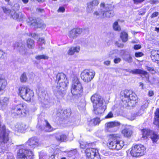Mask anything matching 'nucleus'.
<instances>
[{"instance_id":"nucleus-45","label":"nucleus","mask_w":159,"mask_h":159,"mask_svg":"<svg viewBox=\"0 0 159 159\" xmlns=\"http://www.w3.org/2000/svg\"><path fill=\"white\" fill-rule=\"evenodd\" d=\"M6 56L5 53L0 49V60L3 59Z\"/></svg>"},{"instance_id":"nucleus-5","label":"nucleus","mask_w":159,"mask_h":159,"mask_svg":"<svg viewBox=\"0 0 159 159\" xmlns=\"http://www.w3.org/2000/svg\"><path fill=\"white\" fill-rule=\"evenodd\" d=\"M83 92V87L81 83L77 77L73 78L71 88V92L72 94L80 97Z\"/></svg>"},{"instance_id":"nucleus-30","label":"nucleus","mask_w":159,"mask_h":159,"mask_svg":"<svg viewBox=\"0 0 159 159\" xmlns=\"http://www.w3.org/2000/svg\"><path fill=\"white\" fill-rule=\"evenodd\" d=\"M120 37L123 42H125L128 40V34L125 32L121 33Z\"/></svg>"},{"instance_id":"nucleus-28","label":"nucleus","mask_w":159,"mask_h":159,"mask_svg":"<svg viewBox=\"0 0 159 159\" xmlns=\"http://www.w3.org/2000/svg\"><path fill=\"white\" fill-rule=\"evenodd\" d=\"M116 143V146H115L116 148L115 149L116 150H118L121 149L124 145V142L123 141H118L117 139Z\"/></svg>"},{"instance_id":"nucleus-62","label":"nucleus","mask_w":159,"mask_h":159,"mask_svg":"<svg viewBox=\"0 0 159 159\" xmlns=\"http://www.w3.org/2000/svg\"><path fill=\"white\" fill-rule=\"evenodd\" d=\"M110 63V61H107L104 62V64L106 65H109Z\"/></svg>"},{"instance_id":"nucleus-27","label":"nucleus","mask_w":159,"mask_h":159,"mask_svg":"<svg viewBox=\"0 0 159 159\" xmlns=\"http://www.w3.org/2000/svg\"><path fill=\"white\" fill-rule=\"evenodd\" d=\"M7 85L6 80L4 79L0 78V93L4 90Z\"/></svg>"},{"instance_id":"nucleus-52","label":"nucleus","mask_w":159,"mask_h":159,"mask_svg":"<svg viewBox=\"0 0 159 159\" xmlns=\"http://www.w3.org/2000/svg\"><path fill=\"white\" fill-rule=\"evenodd\" d=\"M121 61V59L119 57H117L115 58L114 59V62L115 63H118L120 62Z\"/></svg>"},{"instance_id":"nucleus-33","label":"nucleus","mask_w":159,"mask_h":159,"mask_svg":"<svg viewBox=\"0 0 159 159\" xmlns=\"http://www.w3.org/2000/svg\"><path fill=\"white\" fill-rule=\"evenodd\" d=\"M27 80V77L25 73H23L20 77V81L22 83L26 82Z\"/></svg>"},{"instance_id":"nucleus-15","label":"nucleus","mask_w":159,"mask_h":159,"mask_svg":"<svg viewBox=\"0 0 159 159\" xmlns=\"http://www.w3.org/2000/svg\"><path fill=\"white\" fill-rule=\"evenodd\" d=\"M99 3L98 1L93 0L87 4L86 11L88 13H91L93 11V7L97 6Z\"/></svg>"},{"instance_id":"nucleus-40","label":"nucleus","mask_w":159,"mask_h":159,"mask_svg":"<svg viewBox=\"0 0 159 159\" xmlns=\"http://www.w3.org/2000/svg\"><path fill=\"white\" fill-rule=\"evenodd\" d=\"M159 55L158 53L156 55H153L152 54L151 58L153 61L155 62L158 61V57Z\"/></svg>"},{"instance_id":"nucleus-57","label":"nucleus","mask_w":159,"mask_h":159,"mask_svg":"<svg viewBox=\"0 0 159 159\" xmlns=\"http://www.w3.org/2000/svg\"><path fill=\"white\" fill-rule=\"evenodd\" d=\"M101 152L104 155L106 156H107L109 155L108 152H107L105 150H103L101 151Z\"/></svg>"},{"instance_id":"nucleus-19","label":"nucleus","mask_w":159,"mask_h":159,"mask_svg":"<svg viewBox=\"0 0 159 159\" xmlns=\"http://www.w3.org/2000/svg\"><path fill=\"white\" fill-rule=\"evenodd\" d=\"M10 15L11 17L18 21L22 20L23 17V15L21 12H19L17 13L15 11H11Z\"/></svg>"},{"instance_id":"nucleus-42","label":"nucleus","mask_w":159,"mask_h":159,"mask_svg":"<svg viewBox=\"0 0 159 159\" xmlns=\"http://www.w3.org/2000/svg\"><path fill=\"white\" fill-rule=\"evenodd\" d=\"M2 9L4 12L7 14H8L10 15L11 11L9 9L5 7H2Z\"/></svg>"},{"instance_id":"nucleus-7","label":"nucleus","mask_w":159,"mask_h":159,"mask_svg":"<svg viewBox=\"0 0 159 159\" xmlns=\"http://www.w3.org/2000/svg\"><path fill=\"white\" fill-rule=\"evenodd\" d=\"M146 148L142 144H136L132 147L130 153L133 157H138L144 155Z\"/></svg>"},{"instance_id":"nucleus-16","label":"nucleus","mask_w":159,"mask_h":159,"mask_svg":"<svg viewBox=\"0 0 159 159\" xmlns=\"http://www.w3.org/2000/svg\"><path fill=\"white\" fill-rule=\"evenodd\" d=\"M82 32V29L79 28H74L69 32V36L70 38H76Z\"/></svg>"},{"instance_id":"nucleus-37","label":"nucleus","mask_w":159,"mask_h":159,"mask_svg":"<svg viewBox=\"0 0 159 159\" xmlns=\"http://www.w3.org/2000/svg\"><path fill=\"white\" fill-rule=\"evenodd\" d=\"M71 112V110L70 108H68L64 110L63 111V113L64 116H65L67 117H68L70 116Z\"/></svg>"},{"instance_id":"nucleus-1","label":"nucleus","mask_w":159,"mask_h":159,"mask_svg":"<svg viewBox=\"0 0 159 159\" xmlns=\"http://www.w3.org/2000/svg\"><path fill=\"white\" fill-rule=\"evenodd\" d=\"M91 100L93 103L95 114L99 115L104 112L106 109L107 104L100 95L95 94L92 96Z\"/></svg>"},{"instance_id":"nucleus-8","label":"nucleus","mask_w":159,"mask_h":159,"mask_svg":"<svg viewBox=\"0 0 159 159\" xmlns=\"http://www.w3.org/2000/svg\"><path fill=\"white\" fill-rule=\"evenodd\" d=\"M100 7L103 8L102 16L107 18H110L114 15L113 10L114 6L111 4L105 5L104 3H102L100 4Z\"/></svg>"},{"instance_id":"nucleus-4","label":"nucleus","mask_w":159,"mask_h":159,"mask_svg":"<svg viewBox=\"0 0 159 159\" xmlns=\"http://www.w3.org/2000/svg\"><path fill=\"white\" fill-rule=\"evenodd\" d=\"M68 81L66 76L64 78L61 79L57 85L56 87H54L53 88L54 94L57 97L61 96H63L65 93V89L67 85Z\"/></svg>"},{"instance_id":"nucleus-60","label":"nucleus","mask_w":159,"mask_h":159,"mask_svg":"<svg viewBox=\"0 0 159 159\" xmlns=\"http://www.w3.org/2000/svg\"><path fill=\"white\" fill-rule=\"evenodd\" d=\"M39 41L41 42L42 43H44L45 42V40L43 38H40L39 40Z\"/></svg>"},{"instance_id":"nucleus-23","label":"nucleus","mask_w":159,"mask_h":159,"mask_svg":"<svg viewBox=\"0 0 159 159\" xmlns=\"http://www.w3.org/2000/svg\"><path fill=\"white\" fill-rule=\"evenodd\" d=\"M55 137L56 140L59 142H64L66 141L67 139V137L66 135L61 133L56 134Z\"/></svg>"},{"instance_id":"nucleus-3","label":"nucleus","mask_w":159,"mask_h":159,"mask_svg":"<svg viewBox=\"0 0 159 159\" xmlns=\"http://www.w3.org/2000/svg\"><path fill=\"white\" fill-rule=\"evenodd\" d=\"M18 93L23 99L27 101H30L33 99L34 93L28 87L22 85L18 88Z\"/></svg>"},{"instance_id":"nucleus-39","label":"nucleus","mask_w":159,"mask_h":159,"mask_svg":"<svg viewBox=\"0 0 159 159\" xmlns=\"http://www.w3.org/2000/svg\"><path fill=\"white\" fill-rule=\"evenodd\" d=\"M143 105L141 106V108L144 110L146 108L148 105L149 102L148 100H145L143 102Z\"/></svg>"},{"instance_id":"nucleus-20","label":"nucleus","mask_w":159,"mask_h":159,"mask_svg":"<svg viewBox=\"0 0 159 159\" xmlns=\"http://www.w3.org/2000/svg\"><path fill=\"white\" fill-rule=\"evenodd\" d=\"M119 122L116 121L110 122L106 123L105 125V128L106 129L108 130L109 129L115 127H119L120 125Z\"/></svg>"},{"instance_id":"nucleus-12","label":"nucleus","mask_w":159,"mask_h":159,"mask_svg":"<svg viewBox=\"0 0 159 159\" xmlns=\"http://www.w3.org/2000/svg\"><path fill=\"white\" fill-rule=\"evenodd\" d=\"M87 159H101L98 150L92 148H87L85 151Z\"/></svg>"},{"instance_id":"nucleus-9","label":"nucleus","mask_w":159,"mask_h":159,"mask_svg":"<svg viewBox=\"0 0 159 159\" xmlns=\"http://www.w3.org/2000/svg\"><path fill=\"white\" fill-rule=\"evenodd\" d=\"M142 137L144 139H147L148 137L150 138L153 142H156L159 139V135L157 133L150 129H143L142 130Z\"/></svg>"},{"instance_id":"nucleus-22","label":"nucleus","mask_w":159,"mask_h":159,"mask_svg":"<svg viewBox=\"0 0 159 159\" xmlns=\"http://www.w3.org/2000/svg\"><path fill=\"white\" fill-rule=\"evenodd\" d=\"M80 50V47L79 46L75 47H72L70 48L67 52L69 55H72L75 53H78Z\"/></svg>"},{"instance_id":"nucleus-29","label":"nucleus","mask_w":159,"mask_h":159,"mask_svg":"<svg viewBox=\"0 0 159 159\" xmlns=\"http://www.w3.org/2000/svg\"><path fill=\"white\" fill-rule=\"evenodd\" d=\"M100 122L99 118H96L91 120L90 122V125L91 126H95L99 125Z\"/></svg>"},{"instance_id":"nucleus-34","label":"nucleus","mask_w":159,"mask_h":159,"mask_svg":"<svg viewBox=\"0 0 159 159\" xmlns=\"http://www.w3.org/2000/svg\"><path fill=\"white\" fill-rule=\"evenodd\" d=\"M101 7V10H99L98 11H96L93 13L94 15L96 16L98 18H99L101 16H102V13H103V8L102 7Z\"/></svg>"},{"instance_id":"nucleus-55","label":"nucleus","mask_w":159,"mask_h":159,"mask_svg":"<svg viewBox=\"0 0 159 159\" xmlns=\"http://www.w3.org/2000/svg\"><path fill=\"white\" fill-rule=\"evenodd\" d=\"M141 47V45L139 44L135 45L134 46V49L135 50H138L140 49Z\"/></svg>"},{"instance_id":"nucleus-46","label":"nucleus","mask_w":159,"mask_h":159,"mask_svg":"<svg viewBox=\"0 0 159 159\" xmlns=\"http://www.w3.org/2000/svg\"><path fill=\"white\" fill-rule=\"evenodd\" d=\"M20 9V6L17 3L15 4L13 7V11H18Z\"/></svg>"},{"instance_id":"nucleus-11","label":"nucleus","mask_w":159,"mask_h":159,"mask_svg":"<svg viewBox=\"0 0 159 159\" xmlns=\"http://www.w3.org/2000/svg\"><path fill=\"white\" fill-rule=\"evenodd\" d=\"M95 72L93 70H84L81 74V79L85 82L90 81L94 77Z\"/></svg>"},{"instance_id":"nucleus-43","label":"nucleus","mask_w":159,"mask_h":159,"mask_svg":"<svg viewBox=\"0 0 159 159\" xmlns=\"http://www.w3.org/2000/svg\"><path fill=\"white\" fill-rule=\"evenodd\" d=\"M80 147L82 148H87V146H89V145H90V144H89L88 145L87 144V143H84L82 142L81 143H80Z\"/></svg>"},{"instance_id":"nucleus-53","label":"nucleus","mask_w":159,"mask_h":159,"mask_svg":"<svg viewBox=\"0 0 159 159\" xmlns=\"http://www.w3.org/2000/svg\"><path fill=\"white\" fill-rule=\"evenodd\" d=\"M159 15V13L158 12H153L151 16V17L152 18H154L155 17L157 16H158Z\"/></svg>"},{"instance_id":"nucleus-47","label":"nucleus","mask_w":159,"mask_h":159,"mask_svg":"<svg viewBox=\"0 0 159 159\" xmlns=\"http://www.w3.org/2000/svg\"><path fill=\"white\" fill-rule=\"evenodd\" d=\"M155 119H159V109H158L157 110L156 112L155 113Z\"/></svg>"},{"instance_id":"nucleus-6","label":"nucleus","mask_w":159,"mask_h":159,"mask_svg":"<svg viewBox=\"0 0 159 159\" xmlns=\"http://www.w3.org/2000/svg\"><path fill=\"white\" fill-rule=\"evenodd\" d=\"M28 114L26 106L22 104L16 105L12 112V115L16 117L25 116Z\"/></svg>"},{"instance_id":"nucleus-64","label":"nucleus","mask_w":159,"mask_h":159,"mask_svg":"<svg viewBox=\"0 0 159 159\" xmlns=\"http://www.w3.org/2000/svg\"><path fill=\"white\" fill-rule=\"evenodd\" d=\"M143 83H142V82H140L139 83V86H141V88L142 89H143Z\"/></svg>"},{"instance_id":"nucleus-41","label":"nucleus","mask_w":159,"mask_h":159,"mask_svg":"<svg viewBox=\"0 0 159 159\" xmlns=\"http://www.w3.org/2000/svg\"><path fill=\"white\" fill-rule=\"evenodd\" d=\"M77 151L76 149H75L73 151L71 150L68 152V154L69 157H71L73 155H75L76 154Z\"/></svg>"},{"instance_id":"nucleus-17","label":"nucleus","mask_w":159,"mask_h":159,"mask_svg":"<svg viewBox=\"0 0 159 159\" xmlns=\"http://www.w3.org/2000/svg\"><path fill=\"white\" fill-rule=\"evenodd\" d=\"M38 139L35 137H32L29 139L26 142V144L28 145L30 148H34L39 145Z\"/></svg>"},{"instance_id":"nucleus-14","label":"nucleus","mask_w":159,"mask_h":159,"mask_svg":"<svg viewBox=\"0 0 159 159\" xmlns=\"http://www.w3.org/2000/svg\"><path fill=\"white\" fill-rule=\"evenodd\" d=\"M30 22H28L29 25L32 27L35 28H41L42 29L45 27V25L42 21H37V20L32 18L30 19Z\"/></svg>"},{"instance_id":"nucleus-44","label":"nucleus","mask_w":159,"mask_h":159,"mask_svg":"<svg viewBox=\"0 0 159 159\" xmlns=\"http://www.w3.org/2000/svg\"><path fill=\"white\" fill-rule=\"evenodd\" d=\"M19 49L22 54H24L25 52L26 49L24 46L21 45Z\"/></svg>"},{"instance_id":"nucleus-58","label":"nucleus","mask_w":159,"mask_h":159,"mask_svg":"<svg viewBox=\"0 0 159 159\" xmlns=\"http://www.w3.org/2000/svg\"><path fill=\"white\" fill-rule=\"evenodd\" d=\"M146 10L145 9H142L141 10V11L139 12L140 14L143 15L146 12Z\"/></svg>"},{"instance_id":"nucleus-38","label":"nucleus","mask_w":159,"mask_h":159,"mask_svg":"<svg viewBox=\"0 0 159 159\" xmlns=\"http://www.w3.org/2000/svg\"><path fill=\"white\" fill-rule=\"evenodd\" d=\"M48 57L46 55H38L35 57V58L37 60H39L42 59H43L44 60L48 59Z\"/></svg>"},{"instance_id":"nucleus-21","label":"nucleus","mask_w":159,"mask_h":159,"mask_svg":"<svg viewBox=\"0 0 159 159\" xmlns=\"http://www.w3.org/2000/svg\"><path fill=\"white\" fill-rule=\"evenodd\" d=\"M126 71L134 74H142L144 75L147 74V72L146 71L139 69H135L133 70L127 69L126 70Z\"/></svg>"},{"instance_id":"nucleus-61","label":"nucleus","mask_w":159,"mask_h":159,"mask_svg":"<svg viewBox=\"0 0 159 159\" xmlns=\"http://www.w3.org/2000/svg\"><path fill=\"white\" fill-rule=\"evenodd\" d=\"M154 95V93L152 91H149L148 93V95L150 96H152Z\"/></svg>"},{"instance_id":"nucleus-50","label":"nucleus","mask_w":159,"mask_h":159,"mask_svg":"<svg viewBox=\"0 0 159 159\" xmlns=\"http://www.w3.org/2000/svg\"><path fill=\"white\" fill-rule=\"evenodd\" d=\"M113 114L111 112H110L108 115L105 116L106 119L111 118L113 117Z\"/></svg>"},{"instance_id":"nucleus-36","label":"nucleus","mask_w":159,"mask_h":159,"mask_svg":"<svg viewBox=\"0 0 159 159\" xmlns=\"http://www.w3.org/2000/svg\"><path fill=\"white\" fill-rule=\"evenodd\" d=\"M123 59L129 63H131L132 61V57L129 55H125L123 57Z\"/></svg>"},{"instance_id":"nucleus-13","label":"nucleus","mask_w":159,"mask_h":159,"mask_svg":"<svg viewBox=\"0 0 159 159\" xmlns=\"http://www.w3.org/2000/svg\"><path fill=\"white\" fill-rule=\"evenodd\" d=\"M121 135L119 134H111L110 135V138L108 146L111 149H115L117 139L121 137Z\"/></svg>"},{"instance_id":"nucleus-25","label":"nucleus","mask_w":159,"mask_h":159,"mask_svg":"<svg viewBox=\"0 0 159 159\" xmlns=\"http://www.w3.org/2000/svg\"><path fill=\"white\" fill-rule=\"evenodd\" d=\"M43 124L45 126L44 128V130L47 132H50L53 130V129L51 126L50 124L48 123V121L45 120L43 121Z\"/></svg>"},{"instance_id":"nucleus-18","label":"nucleus","mask_w":159,"mask_h":159,"mask_svg":"<svg viewBox=\"0 0 159 159\" xmlns=\"http://www.w3.org/2000/svg\"><path fill=\"white\" fill-rule=\"evenodd\" d=\"M9 102V98L8 97H4L0 99V108L4 110L7 107V106Z\"/></svg>"},{"instance_id":"nucleus-2","label":"nucleus","mask_w":159,"mask_h":159,"mask_svg":"<svg viewBox=\"0 0 159 159\" xmlns=\"http://www.w3.org/2000/svg\"><path fill=\"white\" fill-rule=\"evenodd\" d=\"M120 98L123 103L129 106H133L136 103V96L131 90H125L120 93Z\"/></svg>"},{"instance_id":"nucleus-10","label":"nucleus","mask_w":159,"mask_h":159,"mask_svg":"<svg viewBox=\"0 0 159 159\" xmlns=\"http://www.w3.org/2000/svg\"><path fill=\"white\" fill-rule=\"evenodd\" d=\"M18 159H33V152L25 148L20 149L17 154Z\"/></svg>"},{"instance_id":"nucleus-24","label":"nucleus","mask_w":159,"mask_h":159,"mask_svg":"<svg viewBox=\"0 0 159 159\" xmlns=\"http://www.w3.org/2000/svg\"><path fill=\"white\" fill-rule=\"evenodd\" d=\"M121 133L125 137H129L132 134V131L129 128L126 127L122 130Z\"/></svg>"},{"instance_id":"nucleus-54","label":"nucleus","mask_w":159,"mask_h":159,"mask_svg":"<svg viewBox=\"0 0 159 159\" xmlns=\"http://www.w3.org/2000/svg\"><path fill=\"white\" fill-rule=\"evenodd\" d=\"M65 11V9L63 7H60L57 10V11L58 12H63Z\"/></svg>"},{"instance_id":"nucleus-49","label":"nucleus","mask_w":159,"mask_h":159,"mask_svg":"<svg viewBox=\"0 0 159 159\" xmlns=\"http://www.w3.org/2000/svg\"><path fill=\"white\" fill-rule=\"evenodd\" d=\"M135 55L136 57H140L143 55V53L142 52H136Z\"/></svg>"},{"instance_id":"nucleus-32","label":"nucleus","mask_w":159,"mask_h":159,"mask_svg":"<svg viewBox=\"0 0 159 159\" xmlns=\"http://www.w3.org/2000/svg\"><path fill=\"white\" fill-rule=\"evenodd\" d=\"M27 44L28 47L29 48H32L34 46V41L30 39H29L27 40Z\"/></svg>"},{"instance_id":"nucleus-48","label":"nucleus","mask_w":159,"mask_h":159,"mask_svg":"<svg viewBox=\"0 0 159 159\" xmlns=\"http://www.w3.org/2000/svg\"><path fill=\"white\" fill-rule=\"evenodd\" d=\"M153 123L155 125H157L158 128H159V119L156 118Z\"/></svg>"},{"instance_id":"nucleus-31","label":"nucleus","mask_w":159,"mask_h":159,"mask_svg":"<svg viewBox=\"0 0 159 159\" xmlns=\"http://www.w3.org/2000/svg\"><path fill=\"white\" fill-rule=\"evenodd\" d=\"M66 75L62 73L58 74L56 76V82L58 84L59 82L61 80V79H64Z\"/></svg>"},{"instance_id":"nucleus-35","label":"nucleus","mask_w":159,"mask_h":159,"mask_svg":"<svg viewBox=\"0 0 159 159\" xmlns=\"http://www.w3.org/2000/svg\"><path fill=\"white\" fill-rule=\"evenodd\" d=\"M113 27L114 30L116 31H119L120 30V27L117 21H115L113 25Z\"/></svg>"},{"instance_id":"nucleus-59","label":"nucleus","mask_w":159,"mask_h":159,"mask_svg":"<svg viewBox=\"0 0 159 159\" xmlns=\"http://www.w3.org/2000/svg\"><path fill=\"white\" fill-rule=\"evenodd\" d=\"M135 116L134 115H133L132 117L128 116V119L130 120H132L135 119Z\"/></svg>"},{"instance_id":"nucleus-26","label":"nucleus","mask_w":159,"mask_h":159,"mask_svg":"<svg viewBox=\"0 0 159 159\" xmlns=\"http://www.w3.org/2000/svg\"><path fill=\"white\" fill-rule=\"evenodd\" d=\"M26 125L23 123H18L15 125V130L18 132H21L22 131L25 129Z\"/></svg>"},{"instance_id":"nucleus-63","label":"nucleus","mask_w":159,"mask_h":159,"mask_svg":"<svg viewBox=\"0 0 159 159\" xmlns=\"http://www.w3.org/2000/svg\"><path fill=\"white\" fill-rule=\"evenodd\" d=\"M24 4H26L29 2V0H21Z\"/></svg>"},{"instance_id":"nucleus-51","label":"nucleus","mask_w":159,"mask_h":159,"mask_svg":"<svg viewBox=\"0 0 159 159\" xmlns=\"http://www.w3.org/2000/svg\"><path fill=\"white\" fill-rule=\"evenodd\" d=\"M133 1L134 4H137L139 3H142L144 0H133Z\"/></svg>"},{"instance_id":"nucleus-56","label":"nucleus","mask_w":159,"mask_h":159,"mask_svg":"<svg viewBox=\"0 0 159 159\" xmlns=\"http://www.w3.org/2000/svg\"><path fill=\"white\" fill-rule=\"evenodd\" d=\"M150 3L152 4H157L158 3V0H151L150 1Z\"/></svg>"}]
</instances>
